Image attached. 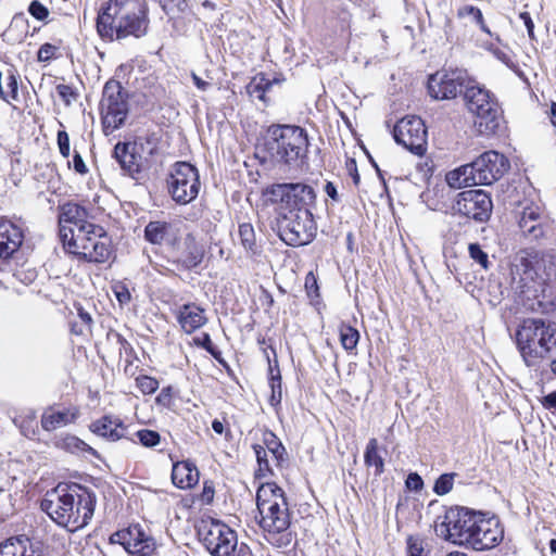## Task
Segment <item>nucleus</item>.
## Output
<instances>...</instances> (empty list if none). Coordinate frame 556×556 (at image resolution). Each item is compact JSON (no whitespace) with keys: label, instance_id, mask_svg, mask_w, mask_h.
Wrapping results in <instances>:
<instances>
[{"label":"nucleus","instance_id":"1","mask_svg":"<svg viewBox=\"0 0 556 556\" xmlns=\"http://www.w3.org/2000/svg\"><path fill=\"white\" fill-rule=\"evenodd\" d=\"M94 505L96 496L88 489L76 483H60L46 493L40 508L56 525L74 532L88 525Z\"/></svg>","mask_w":556,"mask_h":556},{"label":"nucleus","instance_id":"2","mask_svg":"<svg viewBox=\"0 0 556 556\" xmlns=\"http://www.w3.org/2000/svg\"><path fill=\"white\" fill-rule=\"evenodd\" d=\"M148 25V9L140 0H110L97 17L98 34L106 40L142 37Z\"/></svg>","mask_w":556,"mask_h":556},{"label":"nucleus","instance_id":"3","mask_svg":"<svg viewBox=\"0 0 556 556\" xmlns=\"http://www.w3.org/2000/svg\"><path fill=\"white\" fill-rule=\"evenodd\" d=\"M308 138L299 126L271 125L257 146V153L264 161L279 165L299 167L307 156Z\"/></svg>","mask_w":556,"mask_h":556},{"label":"nucleus","instance_id":"4","mask_svg":"<svg viewBox=\"0 0 556 556\" xmlns=\"http://www.w3.org/2000/svg\"><path fill=\"white\" fill-rule=\"evenodd\" d=\"M515 339L526 364L535 365L556 348V323L527 318L516 330Z\"/></svg>","mask_w":556,"mask_h":556},{"label":"nucleus","instance_id":"5","mask_svg":"<svg viewBox=\"0 0 556 556\" xmlns=\"http://www.w3.org/2000/svg\"><path fill=\"white\" fill-rule=\"evenodd\" d=\"M464 98L469 112L476 116L478 131L482 135L494 134L500 126L501 109L489 90L472 79L465 88Z\"/></svg>","mask_w":556,"mask_h":556},{"label":"nucleus","instance_id":"6","mask_svg":"<svg viewBox=\"0 0 556 556\" xmlns=\"http://www.w3.org/2000/svg\"><path fill=\"white\" fill-rule=\"evenodd\" d=\"M265 195L285 212H304L309 215L317 200L314 187L302 181L274 184L266 188Z\"/></svg>","mask_w":556,"mask_h":556},{"label":"nucleus","instance_id":"7","mask_svg":"<svg viewBox=\"0 0 556 556\" xmlns=\"http://www.w3.org/2000/svg\"><path fill=\"white\" fill-rule=\"evenodd\" d=\"M479 514L464 507L444 508L434 520L435 534L458 545L468 544Z\"/></svg>","mask_w":556,"mask_h":556},{"label":"nucleus","instance_id":"8","mask_svg":"<svg viewBox=\"0 0 556 556\" xmlns=\"http://www.w3.org/2000/svg\"><path fill=\"white\" fill-rule=\"evenodd\" d=\"M102 125L105 135L119 128L128 114L127 92L117 80H109L104 85L100 102Z\"/></svg>","mask_w":556,"mask_h":556},{"label":"nucleus","instance_id":"9","mask_svg":"<svg viewBox=\"0 0 556 556\" xmlns=\"http://www.w3.org/2000/svg\"><path fill=\"white\" fill-rule=\"evenodd\" d=\"M199 536L212 556H236L240 549L237 533L219 520L202 521Z\"/></svg>","mask_w":556,"mask_h":556},{"label":"nucleus","instance_id":"10","mask_svg":"<svg viewBox=\"0 0 556 556\" xmlns=\"http://www.w3.org/2000/svg\"><path fill=\"white\" fill-rule=\"evenodd\" d=\"M167 186L176 203H190L198 197L201 187L198 169L187 162H177L170 169Z\"/></svg>","mask_w":556,"mask_h":556},{"label":"nucleus","instance_id":"11","mask_svg":"<svg viewBox=\"0 0 556 556\" xmlns=\"http://www.w3.org/2000/svg\"><path fill=\"white\" fill-rule=\"evenodd\" d=\"M471 83L466 70H443L429 77L428 92L435 100L454 99Z\"/></svg>","mask_w":556,"mask_h":556},{"label":"nucleus","instance_id":"12","mask_svg":"<svg viewBox=\"0 0 556 556\" xmlns=\"http://www.w3.org/2000/svg\"><path fill=\"white\" fill-rule=\"evenodd\" d=\"M393 137L399 144L416 155L426 152L427 128L418 116L408 115L400 119L394 126Z\"/></svg>","mask_w":556,"mask_h":556},{"label":"nucleus","instance_id":"13","mask_svg":"<svg viewBox=\"0 0 556 556\" xmlns=\"http://www.w3.org/2000/svg\"><path fill=\"white\" fill-rule=\"evenodd\" d=\"M473 180L478 185H491L501 179L509 169L508 159L497 151H486L470 163Z\"/></svg>","mask_w":556,"mask_h":556},{"label":"nucleus","instance_id":"14","mask_svg":"<svg viewBox=\"0 0 556 556\" xmlns=\"http://www.w3.org/2000/svg\"><path fill=\"white\" fill-rule=\"evenodd\" d=\"M503 538L504 530L498 518H485L479 514L467 546L476 551H485L498 545Z\"/></svg>","mask_w":556,"mask_h":556},{"label":"nucleus","instance_id":"15","mask_svg":"<svg viewBox=\"0 0 556 556\" xmlns=\"http://www.w3.org/2000/svg\"><path fill=\"white\" fill-rule=\"evenodd\" d=\"M455 210L475 220H486L492 212V201L489 194L480 189L467 190L458 194Z\"/></svg>","mask_w":556,"mask_h":556},{"label":"nucleus","instance_id":"16","mask_svg":"<svg viewBox=\"0 0 556 556\" xmlns=\"http://www.w3.org/2000/svg\"><path fill=\"white\" fill-rule=\"evenodd\" d=\"M519 264L525 274H531L543 282L556 278V257L553 255H539L532 248L521 251Z\"/></svg>","mask_w":556,"mask_h":556},{"label":"nucleus","instance_id":"17","mask_svg":"<svg viewBox=\"0 0 556 556\" xmlns=\"http://www.w3.org/2000/svg\"><path fill=\"white\" fill-rule=\"evenodd\" d=\"M540 214L536 207H526L519 220L520 231L526 240L534 241L539 239L552 240L554 229L549 226H543L536 223Z\"/></svg>","mask_w":556,"mask_h":556},{"label":"nucleus","instance_id":"18","mask_svg":"<svg viewBox=\"0 0 556 556\" xmlns=\"http://www.w3.org/2000/svg\"><path fill=\"white\" fill-rule=\"evenodd\" d=\"M64 253L79 263H104L111 255V245H62Z\"/></svg>","mask_w":556,"mask_h":556},{"label":"nucleus","instance_id":"19","mask_svg":"<svg viewBox=\"0 0 556 556\" xmlns=\"http://www.w3.org/2000/svg\"><path fill=\"white\" fill-rule=\"evenodd\" d=\"M114 157L121 168L130 177L136 178L141 172V156L136 153L134 143L118 142L114 147Z\"/></svg>","mask_w":556,"mask_h":556},{"label":"nucleus","instance_id":"20","mask_svg":"<svg viewBox=\"0 0 556 556\" xmlns=\"http://www.w3.org/2000/svg\"><path fill=\"white\" fill-rule=\"evenodd\" d=\"M261 515L260 526L268 533H280L288 529L290 525V516L288 505H278L268 508L266 514L265 509H258Z\"/></svg>","mask_w":556,"mask_h":556},{"label":"nucleus","instance_id":"21","mask_svg":"<svg viewBox=\"0 0 556 556\" xmlns=\"http://www.w3.org/2000/svg\"><path fill=\"white\" fill-rule=\"evenodd\" d=\"M79 416V409L68 407L63 409L48 408L41 416V427L46 431H54L75 422Z\"/></svg>","mask_w":556,"mask_h":556},{"label":"nucleus","instance_id":"22","mask_svg":"<svg viewBox=\"0 0 556 556\" xmlns=\"http://www.w3.org/2000/svg\"><path fill=\"white\" fill-rule=\"evenodd\" d=\"M89 429L94 434L102 437L111 442H116L125 437L126 427L121 419L112 416H103L94 420Z\"/></svg>","mask_w":556,"mask_h":556},{"label":"nucleus","instance_id":"23","mask_svg":"<svg viewBox=\"0 0 556 556\" xmlns=\"http://www.w3.org/2000/svg\"><path fill=\"white\" fill-rule=\"evenodd\" d=\"M256 505L257 509H265L267 514L268 508L278 509V505H288V503L280 486L274 482H264L257 489Z\"/></svg>","mask_w":556,"mask_h":556},{"label":"nucleus","instance_id":"24","mask_svg":"<svg viewBox=\"0 0 556 556\" xmlns=\"http://www.w3.org/2000/svg\"><path fill=\"white\" fill-rule=\"evenodd\" d=\"M177 320L185 332L192 333L201 328L207 321V318L203 308L189 303L179 307Z\"/></svg>","mask_w":556,"mask_h":556},{"label":"nucleus","instance_id":"25","mask_svg":"<svg viewBox=\"0 0 556 556\" xmlns=\"http://www.w3.org/2000/svg\"><path fill=\"white\" fill-rule=\"evenodd\" d=\"M28 229L21 219L0 216V243H23L28 240Z\"/></svg>","mask_w":556,"mask_h":556},{"label":"nucleus","instance_id":"26","mask_svg":"<svg viewBox=\"0 0 556 556\" xmlns=\"http://www.w3.org/2000/svg\"><path fill=\"white\" fill-rule=\"evenodd\" d=\"M173 483L180 489H189L199 482V470L189 460L174 464L172 470Z\"/></svg>","mask_w":556,"mask_h":556},{"label":"nucleus","instance_id":"27","mask_svg":"<svg viewBox=\"0 0 556 556\" xmlns=\"http://www.w3.org/2000/svg\"><path fill=\"white\" fill-rule=\"evenodd\" d=\"M0 556H36V551L30 539L18 535L0 545Z\"/></svg>","mask_w":556,"mask_h":556},{"label":"nucleus","instance_id":"28","mask_svg":"<svg viewBox=\"0 0 556 556\" xmlns=\"http://www.w3.org/2000/svg\"><path fill=\"white\" fill-rule=\"evenodd\" d=\"M88 213L86 208L77 203L68 202L62 205L59 220L60 225H73L78 231L81 224L87 222Z\"/></svg>","mask_w":556,"mask_h":556},{"label":"nucleus","instance_id":"29","mask_svg":"<svg viewBox=\"0 0 556 556\" xmlns=\"http://www.w3.org/2000/svg\"><path fill=\"white\" fill-rule=\"evenodd\" d=\"M445 180L447 185L454 189L478 186V182L473 180V172L470 163L450 170L445 176Z\"/></svg>","mask_w":556,"mask_h":556},{"label":"nucleus","instance_id":"30","mask_svg":"<svg viewBox=\"0 0 556 556\" xmlns=\"http://www.w3.org/2000/svg\"><path fill=\"white\" fill-rule=\"evenodd\" d=\"M265 446H263V451L268 452V456L275 462L276 467H282L287 463V452L282 443L278 440V438L268 432L264 437Z\"/></svg>","mask_w":556,"mask_h":556},{"label":"nucleus","instance_id":"31","mask_svg":"<svg viewBox=\"0 0 556 556\" xmlns=\"http://www.w3.org/2000/svg\"><path fill=\"white\" fill-rule=\"evenodd\" d=\"M18 94L17 78L12 70L0 72V98L7 102L15 100Z\"/></svg>","mask_w":556,"mask_h":556},{"label":"nucleus","instance_id":"32","mask_svg":"<svg viewBox=\"0 0 556 556\" xmlns=\"http://www.w3.org/2000/svg\"><path fill=\"white\" fill-rule=\"evenodd\" d=\"M170 226L165 222H150L144 230L146 239L150 243L169 241Z\"/></svg>","mask_w":556,"mask_h":556},{"label":"nucleus","instance_id":"33","mask_svg":"<svg viewBox=\"0 0 556 556\" xmlns=\"http://www.w3.org/2000/svg\"><path fill=\"white\" fill-rule=\"evenodd\" d=\"M255 452L256 460H257V469L255 471V477L263 479L274 475L275 462L268 456V452L263 451V446L260 444H255L253 446Z\"/></svg>","mask_w":556,"mask_h":556},{"label":"nucleus","instance_id":"34","mask_svg":"<svg viewBox=\"0 0 556 556\" xmlns=\"http://www.w3.org/2000/svg\"><path fill=\"white\" fill-rule=\"evenodd\" d=\"M364 460L367 466H374L376 468V475H381L383 472L384 462L378 453V440L376 438L368 441L364 454Z\"/></svg>","mask_w":556,"mask_h":556},{"label":"nucleus","instance_id":"35","mask_svg":"<svg viewBox=\"0 0 556 556\" xmlns=\"http://www.w3.org/2000/svg\"><path fill=\"white\" fill-rule=\"evenodd\" d=\"M136 548H129L128 553L135 556H154L156 546L154 540L141 530V535L135 536Z\"/></svg>","mask_w":556,"mask_h":556},{"label":"nucleus","instance_id":"36","mask_svg":"<svg viewBox=\"0 0 556 556\" xmlns=\"http://www.w3.org/2000/svg\"><path fill=\"white\" fill-rule=\"evenodd\" d=\"M273 83L265 75H256L247 86V91L252 98L265 101L266 92L271 88Z\"/></svg>","mask_w":556,"mask_h":556},{"label":"nucleus","instance_id":"37","mask_svg":"<svg viewBox=\"0 0 556 556\" xmlns=\"http://www.w3.org/2000/svg\"><path fill=\"white\" fill-rule=\"evenodd\" d=\"M106 237V232L102 226L86 222L81 224V227L78 228L76 233V239L80 241H96L97 239H101Z\"/></svg>","mask_w":556,"mask_h":556},{"label":"nucleus","instance_id":"38","mask_svg":"<svg viewBox=\"0 0 556 556\" xmlns=\"http://www.w3.org/2000/svg\"><path fill=\"white\" fill-rule=\"evenodd\" d=\"M55 445L71 453L85 451L92 452V448L87 443H85L79 438L71 434H66L64 437L59 438L55 441Z\"/></svg>","mask_w":556,"mask_h":556},{"label":"nucleus","instance_id":"39","mask_svg":"<svg viewBox=\"0 0 556 556\" xmlns=\"http://www.w3.org/2000/svg\"><path fill=\"white\" fill-rule=\"evenodd\" d=\"M141 535V528L139 526H131L127 529L121 530L113 534L112 539L114 542H118L128 552L129 548H136V544L132 543L135 536Z\"/></svg>","mask_w":556,"mask_h":556},{"label":"nucleus","instance_id":"40","mask_svg":"<svg viewBox=\"0 0 556 556\" xmlns=\"http://www.w3.org/2000/svg\"><path fill=\"white\" fill-rule=\"evenodd\" d=\"M339 334L340 342L345 350L351 351L356 348L359 340V333L355 328L349 325H341L339 328Z\"/></svg>","mask_w":556,"mask_h":556},{"label":"nucleus","instance_id":"41","mask_svg":"<svg viewBox=\"0 0 556 556\" xmlns=\"http://www.w3.org/2000/svg\"><path fill=\"white\" fill-rule=\"evenodd\" d=\"M457 473H443L434 482L433 492L438 495L447 494L454 485Z\"/></svg>","mask_w":556,"mask_h":556},{"label":"nucleus","instance_id":"42","mask_svg":"<svg viewBox=\"0 0 556 556\" xmlns=\"http://www.w3.org/2000/svg\"><path fill=\"white\" fill-rule=\"evenodd\" d=\"M139 442L146 447H154L160 444L161 435L159 432L150 429H141L136 433Z\"/></svg>","mask_w":556,"mask_h":556},{"label":"nucleus","instance_id":"43","mask_svg":"<svg viewBox=\"0 0 556 556\" xmlns=\"http://www.w3.org/2000/svg\"><path fill=\"white\" fill-rule=\"evenodd\" d=\"M189 249L188 255L179 258V262L182 263L186 267H194L197 266L203 257V251L200 249L201 245H185Z\"/></svg>","mask_w":556,"mask_h":556},{"label":"nucleus","instance_id":"44","mask_svg":"<svg viewBox=\"0 0 556 556\" xmlns=\"http://www.w3.org/2000/svg\"><path fill=\"white\" fill-rule=\"evenodd\" d=\"M457 16L460 18L469 17L473 23L483 27V15L479 8L473 5H464L458 9Z\"/></svg>","mask_w":556,"mask_h":556},{"label":"nucleus","instance_id":"45","mask_svg":"<svg viewBox=\"0 0 556 556\" xmlns=\"http://www.w3.org/2000/svg\"><path fill=\"white\" fill-rule=\"evenodd\" d=\"M407 554L408 556H429L428 551L425 549L424 540L418 536L407 539Z\"/></svg>","mask_w":556,"mask_h":556},{"label":"nucleus","instance_id":"46","mask_svg":"<svg viewBox=\"0 0 556 556\" xmlns=\"http://www.w3.org/2000/svg\"><path fill=\"white\" fill-rule=\"evenodd\" d=\"M111 289L122 306L127 305L130 302V291L123 281L113 282Z\"/></svg>","mask_w":556,"mask_h":556},{"label":"nucleus","instance_id":"47","mask_svg":"<svg viewBox=\"0 0 556 556\" xmlns=\"http://www.w3.org/2000/svg\"><path fill=\"white\" fill-rule=\"evenodd\" d=\"M175 390L172 386H167L161 390L155 397V403L163 408L170 409L174 406Z\"/></svg>","mask_w":556,"mask_h":556},{"label":"nucleus","instance_id":"48","mask_svg":"<svg viewBox=\"0 0 556 556\" xmlns=\"http://www.w3.org/2000/svg\"><path fill=\"white\" fill-rule=\"evenodd\" d=\"M136 384L143 394H152L159 389V381L149 376L137 377Z\"/></svg>","mask_w":556,"mask_h":556},{"label":"nucleus","instance_id":"49","mask_svg":"<svg viewBox=\"0 0 556 556\" xmlns=\"http://www.w3.org/2000/svg\"><path fill=\"white\" fill-rule=\"evenodd\" d=\"M270 388H271V404H278L281 401V377L279 371L277 375H274L273 368H270Z\"/></svg>","mask_w":556,"mask_h":556},{"label":"nucleus","instance_id":"50","mask_svg":"<svg viewBox=\"0 0 556 556\" xmlns=\"http://www.w3.org/2000/svg\"><path fill=\"white\" fill-rule=\"evenodd\" d=\"M160 2L166 14L184 12L187 8L186 0H160Z\"/></svg>","mask_w":556,"mask_h":556},{"label":"nucleus","instance_id":"51","mask_svg":"<svg viewBox=\"0 0 556 556\" xmlns=\"http://www.w3.org/2000/svg\"><path fill=\"white\" fill-rule=\"evenodd\" d=\"M193 344L205 349L210 354H212L213 356H216V350L212 343V340H211V337L208 333L203 332L200 336L194 337Z\"/></svg>","mask_w":556,"mask_h":556},{"label":"nucleus","instance_id":"52","mask_svg":"<svg viewBox=\"0 0 556 556\" xmlns=\"http://www.w3.org/2000/svg\"><path fill=\"white\" fill-rule=\"evenodd\" d=\"M28 12L30 13L31 16L39 21H43L49 15L48 9L38 0H34L30 2L28 7Z\"/></svg>","mask_w":556,"mask_h":556},{"label":"nucleus","instance_id":"53","mask_svg":"<svg viewBox=\"0 0 556 556\" xmlns=\"http://www.w3.org/2000/svg\"><path fill=\"white\" fill-rule=\"evenodd\" d=\"M56 93L60 99L66 104L70 105L73 100L76 99V93L73 88L68 85L60 84L55 87Z\"/></svg>","mask_w":556,"mask_h":556},{"label":"nucleus","instance_id":"54","mask_svg":"<svg viewBox=\"0 0 556 556\" xmlns=\"http://www.w3.org/2000/svg\"><path fill=\"white\" fill-rule=\"evenodd\" d=\"M471 258L478 262L483 268H488V254L481 250V245H468Z\"/></svg>","mask_w":556,"mask_h":556},{"label":"nucleus","instance_id":"55","mask_svg":"<svg viewBox=\"0 0 556 556\" xmlns=\"http://www.w3.org/2000/svg\"><path fill=\"white\" fill-rule=\"evenodd\" d=\"M58 147L60 150V153L64 157L70 156V137L68 134L65 130H59L58 131Z\"/></svg>","mask_w":556,"mask_h":556},{"label":"nucleus","instance_id":"56","mask_svg":"<svg viewBox=\"0 0 556 556\" xmlns=\"http://www.w3.org/2000/svg\"><path fill=\"white\" fill-rule=\"evenodd\" d=\"M405 485L409 491H421L424 489V481L417 472H410L405 481Z\"/></svg>","mask_w":556,"mask_h":556},{"label":"nucleus","instance_id":"57","mask_svg":"<svg viewBox=\"0 0 556 556\" xmlns=\"http://www.w3.org/2000/svg\"><path fill=\"white\" fill-rule=\"evenodd\" d=\"M239 236L241 243L254 242V230L251 224H242L239 226Z\"/></svg>","mask_w":556,"mask_h":556},{"label":"nucleus","instance_id":"58","mask_svg":"<svg viewBox=\"0 0 556 556\" xmlns=\"http://www.w3.org/2000/svg\"><path fill=\"white\" fill-rule=\"evenodd\" d=\"M76 233H77L76 228L70 227L68 231H67L66 225L65 224L61 225L60 237H61L62 243H76V241L78 240V239H76Z\"/></svg>","mask_w":556,"mask_h":556},{"label":"nucleus","instance_id":"59","mask_svg":"<svg viewBox=\"0 0 556 556\" xmlns=\"http://www.w3.org/2000/svg\"><path fill=\"white\" fill-rule=\"evenodd\" d=\"M56 51V47L51 43H45L39 48L38 51V60L41 62H46L51 60Z\"/></svg>","mask_w":556,"mask_h":556},{"label":"nucleus","instance_id":"60","mask_svg":"<svg viewBox=\"0 0 556 556\" xmlns=\"http://www.w3.org/2000/svg\"><path fill=\"white\" fill-rule=\"evenodd\" d=\"M519 17L520 20H522L526 28H527V31H528V35L530 38H533L534 37V24H533V21L530 16V13L528 12H521L519 14Z\"/></svg>","mask_w":556,"mask_h":556},{"label":"nucleus","instance_id":"61","mask_svg":"<svg viewBox=\"0 0 556 556\" xmlns=\"http://www.w3.org/2000/svg\"><path fill=\"white\" fill-rule=\"evenodd\" d=\"M73 165H74V169L78 173V174H86L88 172V168L81 157V155L78 153V152H75L74 154V157H73Z\"/></svg>","mask_w":556,"mask_h":556},{"label":"nucleus","instance_id":"62","mask_svg":"<svg viewBox=\"0 0 556 556\" xmlns=\"http://www.w3.org/2000/svg\"><path fill=\"white\" fill-rule=\"evenodd\" d=\"M305 288L307 293L311 295L312 293H316L318 290L317 281L313 273H308L305 278Z\"/></svg>","mask_w":556,"mask_h":556},{"label":"nucleus","instance_id":"63","mask_svg":"<svg viewBox=\"0 0 556 556\" xmlns=\"http://www.w3.org/2000/svg\"><path fill=\"white\" fill-rule=\"evenodd\" d=\"M214 497V488L212 484H207L205 482L203 492L201 494V500L203 503L210 504L213 501Z\"/></svg>","mask_w":556,"mask_h":556},{"label":"nucleus","instance_id":"64","mask_svg":"<svg viewBox=\"0 0 556 556\" xmlns=\"http://www.w3.org/2000/svg\"><path fill=\"white\" fill-rule=\"evenodd\" d=\"M542 404L545 408L556 409V391L545 395L542 400Z\"/></svg>","mask_w":556,"mask_h":556}]
</instances>
